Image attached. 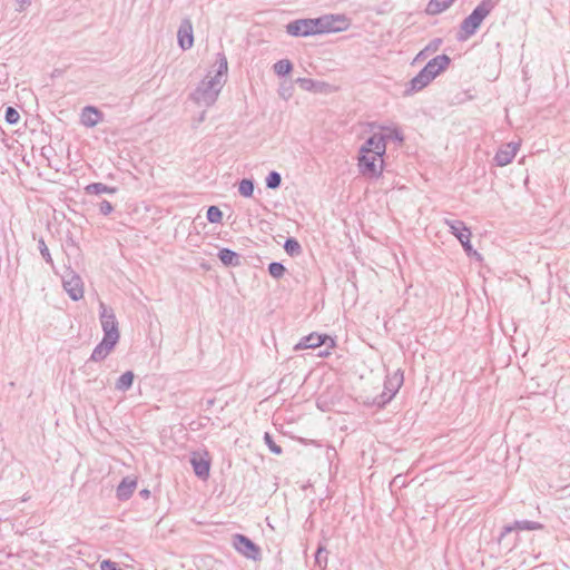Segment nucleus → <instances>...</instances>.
Returning <instances> with one entry per match:
<instances>
[{"instance_id": "f257e3e1", "label": "nucleus", "mask_w": 570, "mask_h": 570, "mask_svg": "<svg viewBox=\"0 0 570 570\" xmlns=\"http://www.w3.org/2000/svg\"><path fill=\"white\" fill-rule=\"evenodd\" d=\"M215 66L217 67L215 75L212 76V71H209L189 95V99L199 106H213L226 82L228 61L223 51L216 53Z\"/></svg>"}, {"instance_id": "f03ea898", "label": "nucleus", "mask_w": 570, "mask_h": 570, "mask_svg": "<svg viewBox=\"0 0 570 570\" xmlns=\"http://www.w3.org/2000/svg\"><path fill=\"white\" fill-rule=\"evenodd\" d=\"M499 0H481L472 12L460 23L456 33V40L462 42L474 36L482 24L483 20L497 7Z\"/></svg>"}, {"instance_id": "7ed1b4c3", "label": "nucleus", "mask_w": 570, "mask_h": 570, "mask_svg": "<svg viewBox=\"0 0 570 570\" xmlns=\"http://www.w3.org/2000/svg\"><path fill=\"white\" fill-rule=\"evenodd\" d=\"M444 224L449 227L450 233L454 235L461 243L464 253L468 257L474 258L478 262L483 259L482 255L475 250L471 244V229L460 219H444Z\"/></svg>"}, {"instance_id": "20e7f679", "label": "nucleus", "mask_w": 570, "mask_h": 570, "mask_svg": "<svg viewBox=\"0 0 570 570\" xmlns=\"http://www.w3.org/2000/svg\"><path fill=\"white\" fill-rule=\"evenodd\" d=\"M323 26H325L324 21L317 18H302L289 21L285 26V31L291 37L306 38L321 35V30H324Z\"/></svg>"}, {"instance_id": "39448f33", "label": "nucleus", "mask_w": 570, "mask_h": 570, "mask_svg": "<svg viewBox=\"0 0 570 570\" xmlns=\"http://www.w3.org/2000/svg\"><path fill=\"white\" fill-rule=\"evenodd\" d=\"M385 161L374 154H360L357 156L358 173L368 179H379L382 177Z\"/></svg>"}, {"instance_id": "423d86ee", "label": "nucleus", "mask_w": 570, "mask_h": 570, "mask_svg": "<svg viewBox=\"0 0 570 570\" xmlns=\"http://www.w3.org/2000/svg\"><path fill=\"white\" fill-rule=\"evenodd\" d=\"M99 318L104 331V338L117 344L120 337L118 321L114 309L102 302L99 304Z\"/></svg>"}, {"instance_id": "0eeeda50", "label": "nucleus", "mask_w": 570, "mask_h": 570, "mask_svg": "<svg viewBox=\"0 0 570 570\" xmlns=\"http://www.w3.org/2000/svg\"><path fill=\"white\" fill-rule=\"evenodd\" d=\"M232 544L239 554L249 560L258 561L262 558L261 547L243 533L233 534Z\"/></svg>"}, {"instance_id": "6e6552de", "label": "nucleus", "mask_w": 570, "mask_h": 570, "mask_svg": "<svg viewBox=\"0 0 570 570\" xmlns=\"http://www.w3.org/2000/svg\"><path fill=\"white\" fill-rule=\"evenodd\" d=\"M62 286L69 297L77 302L83 297V282L71 268H67L62 276Z\"/></svg>"}, {"instance_id": "1a4fd4ad", "label": "nucleus", "mask_w": 570, "mask_h": 570, "mask_svg": "<svg viewBox=\"0 0 570 570\" xmlns=\"http://www.w3.org/2000/svg\"><path fill=\"white\" fill-rule=\"evenodd\" d=\"M317 19L323 20L325 24V30H321V35L345 31L351 26V20L343 13L323 14Z\"/></svg>"}, {"instance_id": "9d476101", "label": "nucleus", "mask_w": 570, "mask_h": 570, "mask_svg": "<svg viewBox=\"0 0 570 570\" xmlns=\"http://www.w3.org/2000/svg\"><path fill=\"white\" fill-rule=\"evenodd\" d=\"M335 340L326 334H318L313 332L299 340V342L294 346L295 351L305 350V348H316L322 345H327L328 348H333L335 346Z\"/></svg>"}, {"instance_id": "9b49d317", "label": "nucleus", "mask_w": 570, "mask_h": 570, "mask_svg": "<svg viewBox=\"0 0 570 570\" xmlns=\"http://www.w3.org/2000/svg\"><path fill=\"white\" fill-rule=\"evenodd\" d=\"M190 464L198 479L206 481L209 478L212 460L208 451L205 450L203 453L193 452L190 456Z\"/></svg>"}, {"instance_id": "f8f14e48", "label": "nucleus", "mask_w": 570, "mask_h": 570, "mask_svg": "<svg viewBox=\"0 0 570 570\" xmlns=\"http://www.w3.org/2000/svg\"><path fill=\"white\" fill-rule=\"evenodd\" d=\"M360 154H374L384 157L386 154L385 136L381 132L371 135L358 149Z\"/></svg>"}, {"instance_id": "ddd939ff", "label": "nucleus", "mask_w": 570, "mask_h": 570, "mask_svg": "<svg viewBox=\"0 0 570 570\" xmlns=\"http://www.w3.org/2000/svg\"><path fill=\"white\" fill-rule=\"evenodd\" d=\"M452 59L445 55H439L426 62L423 70L434 80L443 71H445L451 65Z\"/></svg>"}, {"instance_id": "4468645a", "label": "nucleus", "mask_w": 570, "mask_h": 570, "mask_svg": "<svg viewBox=\"0 0 570 570\" xmlns=\"http://www.w3.org/2000/svg\"><path fill=\"white\" fill-rule=\"evenodd\" d=\"M520 147V141L503 144L495 153L493 161L498 167H503L512 163Z\"/></svg>"}, {"instance_id": "2eb2a0df", "label": "nucleus", "mask_w": 570, "mask_h": 570, "mask_svg": "<svg viewBox=\"0 0 570 570\" xmlns=\"http://www.w3.org/2000/svg\"><path fill=\"white\" fill-rule=\"evenodd\" d=\"M178 46L181 50H188L194 45V32L191 21L183 19L177 31Z\"/></svg>"}, {"instance_id": "dca6fc26", "label": "nucleus", "mask_w": 570, "mask_h": 570, "mask_svg": "<svg viewBox=\"0 0 570 570\" xmlns=\"http://www.w3.org/2000/svg\"><path fill=\"white\" fill-rule=\"evenodd\" d=\"M104 119L102 111L95 106H86L80 112V124L87 128H92Z\"/></svg>"}, {"instance_id": "f3484780", "label": "nucleus", "mask_w": 570, "mask_h": 570, "mask_svg": "<svg viewBox=\"0 0 570 570\" xmlns=\"http://www.w3.org/2000/svg\"><path fill=\"white\" fill-rule=\"evenodd\" d=\"M433 80L430 78V76L423 70V68L417 72L416 76H414L406 85V88L404 90V96H411L423 88H425L430 82Z\"/></svg>"}, {"instance_id": "a211bd4d", "label": "nucleus", "mask_w": 570, "mask_h": 570, "mask_svg": "<svg viewBox=\"0 0 570 570\" xmlns=\"http://www.w3.org/2000/svg\"><path fill=\"white\" fill-rule=\"evenodd\" d=\"M116 345V343L102 337L101 342L98 343L94 348L86 365H88L90 362H99L105 360L109 355V353L115 348Z\"/></svg>"}, {"instance_id": "6ab92c4d", "label": "nucleus", "mask_w": 570, "mask_h": 570, "mask_svg": "<svg viewBox=\"0 0 570 570\" xmlns=\"http://www.w3.org/2000/svg\"><path fill=\"white\" fill-rule=\"evenodd\" d=\"M404 382V373L401 368L394 373L386 375L384 380V390L390 396H395Z\"/></svg>"}, {"instance_id": "aec40b11", "label": "nucleus", "mask_w": 570, "mask_h": 570, "mask_svg": "<svg viewBox=\"0 0 570 570\" xmlns=\"http://www.w3.org/2000/svg\"><path fill=\"white\" fill-rule=\"evenodd\" d=\"M137 487V480L129 476L124 478L116 489V497L119 501H127L131 498Z\"/></svg>"}, {"instance_id": "412c9836", "label": "nucleus", "mask_w": 570, "mask_h": 570, "mask_svg": "<svg viewBox=\"0 0 570 570\" xmlns=\"http://www.w3.org/2000/svg\"><path fill=\"white\" fill-rule=\"evenodd\" d=\"M217 257L226 267H238L242 265V256L227 247L220 248L217 253Z\"/></svg>"}, {"instance_id": "4be33fe9", "label": "nucleus", "mask_w": 570, "mask_h": 570, "mask_svg": "<svg viewBox=\"0 0 570 570\" xmlns=\"http://www.w3.org/2000/svg\"><path fill=\"white\" fill-rule=\"evenodd\" d=\"M323 540L318 542L316 552L314 554V563L321 570L326 569L328 562V551L326 549L327 538L325 537L324 531H322Z\"/></svg>"}, {"instance_id": "5701e85b", "label": "nucleus", "mask_w": 570, "mask_h": 570, "mask_svg": "<svg viewBox=\"0 0 570 570\" xmlns=\"http://www.w3.org/2000/svg\"><path fill=\"white\" fill-rule=\"evenodd\" d=\"M451 4L446 0H430L424 9L428 16H438L448 10Z\"/></svg>"}, {"instance_id": "b1692460", "label": "nucleus", "mask_w": 570, "mask_h": 570, "mask_svg": "<svg viewBox=\"0 0 570 570\" xmlns=\"http://www.w3.org/2000/svg\"><path fill=\"white\" fill-rule=\"evenodd\" d=\"M135 380L132 371H126L116 381L115 389L120 392H126L131 389Z\"/></svg>"}, {"instance_id": "393cba45", "label": "nucleus", "mask_w": 570, "mask_h": 570, "mask_svg": "<svg viewBox=\"0 0 570 570\" xmlns=\"http://www.w3.org/2000/svg\"><path fill=\"white\" fill-rule=\"evenodd\" d=\"M85 191L88 195L115 194L117 187L107 186L102 183H91L85 187Z\"/></svg>"}, {"instance_id": "a878e982", "label": "nucleus", "mask_w": 570, "mask_h": 570, "mask_svg": "<svg viewBox=\"0 0 570 570\" xmlns=\"http://www.w3.org/2000/svg\"><path fill=\"white\" fill-rule=\"evenodd\" d=\"M283 248L291 257H297L303 252L299 242L295 237H287L284 242Z\"/></svg>"}, {"instance_id": "bb28decb", "label": "nucleus", "mask_w": 570, "mask_h": 570, "mask_svg": "<svg viewBox=\"0 0 570 570\" xmlns=\"http://www.w3.org/2000/svg\"><path fill=\"white\" fill-rule=\"evenodd\" d=\"M254 188H255V180L253 178H243L238 183V193L240 196H243L245 198L253 197Z\"/></svg>"}, {"instance_id": "cd10ccee", "label": "nucleus", "mask_w": 570, "mask_h": 570, "mask_svg": "<svg viewBox=\"0 0 570 570\" xmlns=\"http://www.w3.org/2000/svg\"><path fill=\"white\" fill-rule=\"evenodd\" d=\"M273 70L278 77H286L292 72L293 63L288 59H281L274 63Z\"/></svg>"}, {"instance_id": "c85d7f7f", "label": "nucleus", "mask_w": 570, "mask_h": 570, "mask_svg": "<svg viewBox=\"0 0 570 570\" xmlns=\"http://www.w3.org/2000/svg\"><path fill=\"white\" fill-rule=\"evenodd\" d=\"M514 528L518 529V531H533V530H542L544 528V524L538 521H531V520H517L514 521Z\"/></svg>"}, {"instance_id": "c756f323", "label": "nucleus", "mask_w": 570, "mask_h": 570, "mask_svg": "<svg viewBox=\"0 0 570 570\" xmlns=\"http://www.w3.org/2000/svg\"><path fill=\"white\" fill-rule=\"evenodd\" d=\"M514 531L517 532L515 538L510 542L509 547V550L512 549L518 541V529L514 528V522L502 528L499 537L497 538L498 543L501 544L507 539V537Z\"/></svg>"}, {"instance_id": "7c9ffc66", "label": "nucleus", "mask_w": 570, "mask_h": 570, "mask_svg": "<svg viewBox=\"0 0 570 570\" xmlns=\"http://www.w3.org/2000/svg\"><path fill=\"white\" fill-rule=\"evenodd\" d=\"M443 43L442 38L432 39L425 48H423L416 56V59L425 58L428 55L433 53L439 50L440 46Z\"/></svg>"}, {"instance_id": "2f4dec72", "label": "nucleus", "mask_w": 570, "mask_h": 570, "mask_svg": "<svg viewBox=\"0 0 570 570\" xmlns=\"http://www.w3.org/2000/svg\"><path fill=\"white\" fill-rule=\"evenodd\" d=\"M267 271L273 278L281 279L286 273V267L281 262H272L268 264Z\"/></svg>"}, {"instance_id": "473e14b6", "label": "nucleus", "mask_w": 570, "mask_h": 570, "mask_svg": "<svg viewBox=\"0 0 570 570\" xmlns=\"http://www.w3.org/2000/svg\"><path fill=\"white\" fill-rule=\"evenodd\" d=\"M382 129L389 131L386 134H383V136H385V144L387 142V140H393L399 144H402L404 141V135L399 128L382 127Z\"/></svg>"}, {"instance_id": "72a5a7b5", "label": "nucleus", "mask_w": 570, "mask_h": 570, "mask_svg": "<svg viewBox=\"0 0 570 570\" xmlns=\"http://www.w3.org/2000/svg\"><path fill=\"white\" fill-rule=\"evenodd\" d=\"M266 188L268 189H277L282 184V176L278 171L272 170L268 173L265 179Z\"/></svg>"}, {"instance_id": "f704fd0d", "label": "nucleus", "mask_w": 570, "mask_h": 570, "mask_svg": "<svg viewBox=\"0 0 570 570\" xmlns=\"http://www.w3.org/2000/svg\"><path fill=\"white\" fill-rule=\"evenodd\" d=\"M206 218L212 224H219L223 220V212L218 206L212 205L207 208Z\"/></svg>"}, {"instance_id": "c9c22d12", "label": "nucleus", "mask_w": 570, "mask_h": 570, "mask_svg": "<svg viewBox=\"0 0 570 570\" xmlns=\"http://www.w3.org/2000/svg\"><path fill=\"white\" fill-rule=\"evenodd\" d=\"M38 249H39V252H40V254H41L42 258L45 259V262H46L47 264H49L50 266H53V259H52V257H51V254H50V252H49V248H48V246H47V244H46V242H45L43 237H40V238L38 239Z\"/></svg>"}, {"instance_id": "e433bc0d", "label": "nucleus", "mask_w": 570, "mask_h": 570, "mask_svg": "<svg viewBox=\"0 0 570 570\" xmlns=\"http://www.w3.org/2000/svg\"><path fill=\"white\" fill-rule=\"evenodd\" d=\"M393 397L394 396H390L389 392H386L383 389V391L373 399L372 404L377 406L379 409H383L387 403H390L393 400Z\"/></svg>"}, {"instance_id": "4c0bfd02", "label": "nucleus", "mask_w": 570, "mask_h": 570, "mask_svg": "<svg viewBox=\"0 0 570 570\" xmlns=\"http://www.w3.org/2000/svg\"><path fill=\"white\" fill-rule=\"evenodd\" d=\"M264 442L272 453H274L276 455H281L283 453L282 446L275 443L271 433L265 432Z\"/></svg>"}, {"instance_id": "58836bf2", "label": "nucleus", "mask_w": 570, "mask_h": 570, "mask_svg": "<svg viewBox=\"0 0 570 570\" xmlns=\"http://www.w3.org/2000/svg\"><path fill=\"white\" fill-rule=\"evenodd\" d=\"M4 119L9 125H16L20 119V115L14 107L8 106L6 108Z\"/></svg>"}, {"instance_id": "ea45409f", "label": "nucleus", "mask_w": 570, "mask_h": 570, "mask_svg": "<svg viewBox=\"0 0 570 570\" xmlns=\"http://www.w3.org/2000/svg\"><path fill=\"white\" fill-rule=\"evenodd\" d=\"M296 82L304 90L311 91L314 89L316 81L311 78H297Z\"/></svg>"}, {"instance_id": "a19ab883", "label": "nucleus", "mask_w": 570, "mask_h": 570, "mask_svg": "<svg viewBox=\"0 0 570 570\" xmlns=\"http://www.w3.org/2000/svg\"><path fill=\"white\" fill-rule=\"evenodd\" d=\"M114 212V206L110 202L104 199L99 203V213L107 216Z\"/></svg>"}, {"instance_id": "79ce46f5", "label": "nucleus", "mask_w": 570, "mask_h": 570, "mask_svg": "<svg viewBox=\"0 0 570 570\" xmlns=\"http://www.w3.org/2000/svg\"><path fill=\"white\" fill-rule=\"evenodd\" d=\"M100 570H122L118 563L110 559H105L100 562Z\"/></svg>"}, {"instance_id": "37998d69", "label": "nucleus", "mask_w": 570, "mask_h": 570, "mask_svg": "<svg viewBox=\"0 0 570 570\" xmlns=\"http://www.w3.org/2000/svg\"><path fill=\"white\" fill-rule=\"evenodd\" d=\"M69 246L75 248L76 250L79 249L78 245L76 244V242L71 235L67 236V238H66V247H69Z\"/></svg>"}, {"instance_id": "c03bdc74", "label": "nucleus", "mask_w": 570, "mask_h": 570, "mask_svg": "<svg viewBox=\"0 0 570 570\" xmlns=\"http://www.w3.org/2000/svg\"><path fill=\"white\" fill-rule=\"evenodd\" d=\"M19 8L18 11H23L27 6H30L31 0H17Z\"/></svg>"}, {"instance_id": "a18cd8bd", "label": "nucleus", "mask_w": 570, "mask_h": 570, "mask_svg": "<svg viewBox=\"0 0 570 570\" xmlns=\"http://www.w3.org/2000/svg\"><path fill=\"white\" fill-rule=\"evenodd\" d=\"M138 495L144 499V500H147L150 498V490L148 489H142L139 491Z\"/></svg>"}, {"instance_id": "49530a36", "label": "nucleus", "mask_w": 570, "mask_h": 570, "mask_svg": "<svg viewBox=\"0 0 570 570\" xmlns=\"http://www.w3.org/2000/svg\"><path fill=\"white\" fill-rule=\"evenodd\" d=\"M215 404V399H208L206 400L207 409L212 407Z\"/></svg>"}, {"instance_id": "de8ad7c7", "label": "nucleus", "mask_w": 570, "mask_h": 570, "mask_svg": "<svg viewBox=\"0 0 570 570\" xmlns=\"http://www.w3.org/2000/svg\"><path fill=\"white\" fill-rule=\"evenodd\" d=\"M205 117H206V111H203L199 116V118L197 119V122H202L205 120Z\"/></svg>"}, {"instance_id": "09e8293b", "label": "nucleus", "mask_w": 570, "mask_h": 570, "mask_svg": "<svg viewBox=\"0 0 570 570\" xmlns=\"http://www.w3.org/2000/svg\"><path fill=\"white\" fill-rule=\"evenodd\" d=\"M328 354H330V352H328L327 350H326V351H321V352L318 353V356H326V355H328Z\"/></svg>"}, {"instance_id": "8fccbe9b", "label": "nucleus", "mask_w": 570, "mask_h": 570, "mask_svg": "<svg viewBox=\"0 0 570 570\" xmlns=\"http://www.w3.org/2000/svg\"><path fill=\"white\" fill-rule=\"evenodd\" d=\"M446 1L452 6L455 0H446Z\"/></svg>"}]
</instances>
